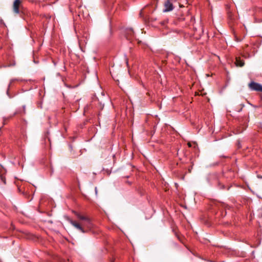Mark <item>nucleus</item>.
Listing matches in <instances>:
<instances>
[{
  "label": "nucleus",
  "instance_id": "1",
  "mask_svg": "<svg viewBox=\"0 0 262 262\" xmlns=\"http://www.w3.org/2000/svg\"><path fill=\"white\" fill-rule=\"evenodd\" d=\"M249 87L251 90L262 92V85L259 83L252 81L249 84Z\"/></svg>",
  "mask_w": 262,
  "mask_h": 262
},
{
  "label": "nucleus",
  "instance_id": "2",
  "mask_svg": "<svg viewBox=\"0 0 262 262\" xmlns=\"http://www.w3.org/2000/svg\"><path fill=\"white\" fill-rule=\"evenodd\" d=\"M164 7L163 12H169L173 9V4L170 0L165 1Z\"/></svg>",
  "mask_w": 262,
  "mask_h": 262
},
{
  "label": "nucleus",
  "instance_id": "3",
  "mask_svg": "<svg viewBox=\"0 0 262 262\" xmlns=\"http://www.w3.org/2000/svg\"><path fill=\"white\" fill-rule=\"evenodd\" d=\"M70 223L76 228L80 230L82 233H85L88 231V230H84L83 227H82L81 223H78L76 221H70Z\"/></svg>",
  "mask_w": 262,
  "mask_h": 262
},
{
  "label": "nucleus",
  "instance_id": "4",
  "mask_svg": "<svg viewBox=\"0 0 262 262\" xmlns=\"http://www.w3.org/2000/svg\"><path fill=\"white\" fill-rule=\"evenodd\" d=\"M21 5L20 0H15L13 3V11L17 14L19 13V8Z\"/></svg>",
  "mask_w": 262,
  "mask_h": 262
},
{
  "label": "nucleus",
  "instance_id": "5",
  "mask_svg": "<svg viewBox=\"0 0 262 262\" xmlns=\"http://www.w3.org/2000/svg\"><path fill=\"white\" fill-rule=\"evenodd\" d=\"M6 172V169L2 165H0V178L4 184L6 183L5 178V174Z\"/></svg>",
  "mask_w": 262,
  "mask_h": 262
},
{
  "label": "nucleus",
  "instance_id": "6",
  "mask_svg": "<svg viewBox=\"0 0 262 262\" xmlns=\"http://www.w3.org/2000/svg\"><path fill=\"white\" fill-rule=\"evenodd\" d=\"M125 33L127 39L130 40L134 37V32L132 28L126 29Z\"/></svg>",
  "mask_w": 262,
  "mask_h": 262
},
{
  "label": "nucleus",
  "instance_id": "7",
  "mask_svg": "<svg viewBox=\"0 0 262 262\" xmlns=\"http://www.w3.org/2000/svg\"><path fill=\"white\" fill-rule=\"evenodd\" d=\"M75 215L78 217V219L81 220L82 222H83V221L87 222L89 224L88 225L89 226L90 225V218L89 217H88L86 216L81 215L80 213H77V212H76L75 213Z\"/></svg>",
  "mask_w": 262,
  "mask_h": 262
},
{
  "label": "nucleus",
  "instance_id": "8",
  "mask_svg": "<svg viewBox=\"0 0 262 262\" xmlns=\"http://www.w3.org/2000/svg\"><path fill=\"white\" fill-rule=\"evenodd\" d=\"M81 224H82V227H83V228H86L88 230H90L93 227V225H92V223L90 219V225L89 226L88 225H89L88 223L87 222H85V221L82 222Z\"/></svg>",
  "mask_w": 262,
  "mask_h": 262
},
{
  "label": "nucleus",
  "instance_id": "9",
  "mask_svg": "<svg viewBox=\"0 0 262 262\" xmlns=\"http://www.w3.org/2000/svg\"><path fill=\"white\" fill-rule=\"evenodd\" d=\"M235 64L238 67H243L244 65V62L243 60H241L239 57H236L235 60Z\"/></svg>",
  "mask_w": 262,
  "mask_h": 262
},
{
  "label": "nucleus",
  "instance_id": "10",
  "mask_svg": "<svg viewBox=\"0 0 262 262\" xmlns=\"http://www.w3.org/2000/svg\"><path fill=\"white\" fill-rule=\"evenodd\" d=\"M244 104H241L240 105V108H236L237 109V111L239 112H241L242 110V108H243V107H244Z\"/></svg>",
  "mask_w": 262,
  "mask_h": 262
},
{
  "label": "nucleus",
  "instance_id": "11",
  "mask_svg": "<svg viewBox=\"0 0 262 262\" xmlns=\"http://www.w3.org/2000/svg\"><path fill=\"white\" fill-rule=\"evenodd\" d=\"M15 80L14 79H12L10 81V84H11Z\"/></svg>",
  "mask_w": 262,
  "mask_h": 262
},
{
  "label": "nucleus",
  "instance_id": "12",
  "mask_svg": "<svg viewBox=\"0 0 262 262\" xmlns=\"http://www.w3.org/2000/svg\"><path fill=\"white\" fill-rule=\"evenodd\" d=\"M188 145L189 147H190V146H191V144H190V143H188Z\"/></svg>",
  "mask_w": 262,
  "mask_h": 262
},
{
  "label": "nucleus",
  "instance_id": "13",
  "mask_svg": "<svg viewBox=\"0 0 262 262\" xmlns=\"http://www.w3.org/2000/svg\"><path fill=\"white\" fill-rule=\"evenodd\" d=\"M95 191H96V193H97V188H95Z\"/></svg>",
  "mask_w": 262,
  "mask_h": 262
}]
</instances>
